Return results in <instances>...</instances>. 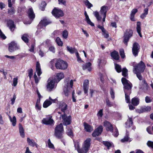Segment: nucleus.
<instances>
[{"label":"nucleus","instance_id":"obj_1","mask_svg":"<svg viewBox=\"0 0 153 153\" xmlns=\"http://www.w3.org/2000/svg\"><path fill=\"white\" fill-rule=\"evenodd\" d=\"M91 139L90 138H88L84 142L82 149H79L78 143L75 144L74 145L75 148L77 149V150L78 153H82L83 151L85 153H86L89 150L91 145Z\"/></svg>","mask_w":153,"mask_h":153},{"label":"nucleus","instance_id":"obj_2","mask_svg":"<svg viewBox=\"0 0 153 153\" xmlns=\"http://www.w3.org/2000/svg\"><path fill=\"white\" fill-rule=\"evenodd\" d=\"M121 81L124 86V92H128V94L131 93V89L132 86V84L125 78H122Z\"/></svg>","mask_w":153,"mask_h":153},{"label":"nucleus","instance_id":"obj_3","mask_svg":"<svg viewBox=\"0 0 153 153\" xmlns=\"http://www.w3.org/2000/svg\"><path fill=\"white\" fill-rule=\"evenodd\" d=\"M55 66L57 69L64 70L67 68L68 64L63 60L59 59L57 60Z\"/></svg>","mask_w":153,"mask_h":153},{"label":"nucleus","instance_id":"obj_4","mask_svg":"<svg viewBox=\"0 0 153 153\" xmlns=\"http://www.w3.org/2000/svg\"><path fill=\"white\" fill-rule=\"evenodd\" d=\"M133 71L135 72H143L145 70V65L142 61H140L138 64L133 65Z\"/></svg>","mask_w":153,"mask_h":153},{"label":"nucleus","instance_id":"obj_5","mask_svg":"<svg viewBox=\"0 0 153 153\" xmlns=\"http://www.w3.org/2000/svg\"><path fill=\"white\" fill-rule=\"evenodd\" d=\"M133 32L132 30L127 29L124 33L123 36V42L126 45L130 38L132 36Z\"/></svg>","mask_w":153,"mask_h":153},{"label":"nucleus","instance_id":"obj_6","mask_svg":"<svg viewBox=\"0 0 153 153\" xmlns=\"http://www.w3.org/2000/svg\"><path fill=\"white\" fill-rule=\"evenodd\" d=\"M62 120V122L64 125L67 126L70 124L71 122V117L70 115L67 116L65 113L61 114L60 118Z\"/></svg>","mask_w":153,"mask_h":153},{"label":"nucleus","instance_id":"obj_7","mask_svg":"<svg viewBox=\"0 0 153 153\" xmlns=\"http://www.w3.org/2000/svg\"><path fill=\"white\" fill-rule=\"evenodd\" d=\"M19 49V46L14 41H13L8 44V50L10 52Z\"/></svg>","mask_w":153,"mask_h":153},{"label":"nucleus","instance_id":"obj_8","mask_svg":"<svg viewBox=\"0 0 153 153\" xmlns=\"http://www.w3.org/2000/svg\"><path fill=\"white\" fill-rule=\"evenodd\" d=\"M52 15L56 18L63 16L64 15L63 11L61 9L55 8L52 12Z\"/></svg>","mask_w":153,"mask_h":153},{"label":"nucleus","instance_id":"obj_9","mask_svg":"<svg viewBox=\"0 0 153 153\" xmlns=\"http://www.w3.org/2000/svg\"><path fill=\"white\" fill-rule=\"evenodd\" d=\"M140 49V46L139 44L136 42H134L132 45V52L134 56L138 55Z\"/></svg>","mask_w":153,"mask_h":153},{"label":"nucleus","instance_id":"obj_10","mask_svg":"<svg viewBox=\"0 0 153 153\" xmlns=\"http://www.w3.org/2000/svg\"><path fill=\"white\" fill-rule=\"evenodd\" d=\"M51 23V22L49 20L45 18L43 20H42L38 24L37 26L38 29H41L44 27H45Z\"/></svg>","mask_w":153,"mask_h":153},{"label":"nucleus","instance_id":"obj_11","mask_svg":"<svg viewBox=\"0 0 153 153\" xmlns=\"http://www.w3.org/2000/svg\"><path fill=\"white\" fill-rule=\"evenodd\" d=\"M52 117V116H49L44 118L42 120V123L46 125H51L54 123V121Z\"/></svg>","mask_w":153,"mask_h":153},{"label":"nucleus","instance_id":"obj_12","mask_svg":"<svg viewBox=\"0 0 153 153\" xmlns=\"http://www.w3.org/2000/svg\"><path fill=\"white\" fill-rule=\"evenodd\" d=\"M55 80L49 79L48 80V84L47 86V90L51 91L53 88L54 86Z\"/></svg>","mask_w":153,"mask_h":153},{"label":"nucleus","instance_id":"obj_13","mask_svg":"<svg viewBox=\"0 0 153 153\" xmlns=\"http://www.w3.org/2000/svg\"><path fill=\"white\" fill-rule=\"evenodd\" d=\"M103 128L102 126H100L97 128L96 129L95 131L92 133V136L94 137H96L100 135L102 131Z\"/></svg>","mask_w":153,"mask_h":153},{"label":"nucleus","instance_id":"obj_14","mask_svg":"<svg viewBox=\"0 0 153 153\" xmlns=\"http://www.w3.org/2000/svg\"><path fill=\"white\" fill-rule=\"evenodd\" d=\"M104 126L106 128L107 131H110L113 133V128L111 123L108 121H105L104 122Z\"/></svg>","mask_w":153,"mask_h":153},{"label":"nucleus","instance_id":"obj_15","mask_svg":"<svg viewBox=\"0 0 153 153\" xmlns=\"http://www.w3.org/2000/svg\"><path fill=\"white\" fill-rule=\"evenodd\" d=\"M89 81L88 79H86L84 80L83 84V88L84 93L85 94H87L88 95V93L89 88Z\"/></svg>","mask_w":153,"mask_h":153},{"label":"nucleus","instance_id":"obj_16","mask_svg":"<svg viewBox=\"0 0 153 153\" xmlns=\"http://www.w3.org/2000/svg\"><path fill=\"white\" fill-rule=\"evenodd\" d=\"M67 105L64 102H61L59 104V108L61 109V111L65 113V111L67 109Z\"/></svg>","mask_w":153,"mask_h":153},{"label":"nucleus","instance_id":"obj_17","mask_svg":"<svg viewBox=\"0 0 153 153\" xmlns=\"http://www.w3.org/2000/svg\"><path fill=\"white\" fill-rule=\"evenodd\" d=\"M27 142L29 145L32 147L36 146L37 148L38 146V145L35 142L33 139H30L29 138H27Z\"/></svg>","mask_w":153,"mask_h":153},{"label":"nucleus","instance_id":"obj_18","mask_svg":"<svg viewBox=\"0 0 153 153\" xmlns=\"http://www.w3.org/2000/svg\"><path fill=\"white\" fill-rule=\"evenodd\" d=\"M7 26L9 27L10 29L12 32L14 31L15 28V26L14 24L13 21L11 20H9L7 22Z\"/></svg>","mask_w":153,"mask_h":153},{"label":"nucleus","instance_id":"obj_19","mask_svg":"<svg viewBox=\"0 0 153 153\" xmlns=\"http://www.w3.org/2000/svg\"><path fill=\"white\" fill-rule=\"evenodd\" d=\"M27 13L28 17L30 19L33 20L34 19L35 16L32 8H30L28 9Z\"/></svg>","mask_w":153,"mask_h":153},{"label":"nucleus","instance_id":"obj_20","mask_svg":"<svg viewBox=\"0 0 153 153\" xmlns=\"http://www.w3.org/2000/svg\"><path fill=\"white\" fill-rule=\"evenodd\" d=\"M110 55L113 59L115 60H118L119 59L120 56L119 53L115 50L111 53Z\"/></svg>","mask_w":153,"mask_h":153},{"label":"nucleus","instance_id":"obj_21","mask_svg":"<svg viewBox=\"0 0 153 153\" xmlns=\"http://www.w3.org/2000/svg\"><path fill=\"white\" fill-rule=\"evenodd\" d=\"M64 131H54V135L57 138L62 139L63 137V134Z\"/></svg>","mask_w":153,"mask_h":153},{"label":"nucleus","instance_id":"obj_22","mask_svg":"<svg viewBox=\"0 0 153 153\" xmlns=\"http://www.w3.org/2000/svg\"><path fill=\"white\" fill-rule=\"evenodd\" d=\"M84 126L85 130L88 132H91L93 130V127L86 123H84Z\"/></svg>","mask_w":153,"mask_h":153},{"label":"nucleus","instance_id":"obj_23","mask_svg":"<svg viewBox=\"0 0 153 153\" xmlns=\"http://www.w3.org/2000/svg\"><path fill=\"white\" fill-rule=\"evenodd\" d=\"M131 102L133 106H137L139 104L140 99L137 97H134L131 100Z\"/></svg>","mask_w":153,"mask_h":153},{"label":"nucleus","instance_id":"obj_24","mask_svg":"<svg viewBox=\"0 0 153 153\" xmlns=\"http://www.w3.org/2000/svg\"><path fill=\"white\" fill-rule=\"evenodd\" d=\"M36 70L38 75L40 76L42 74V72L41 69L40 64L38 62H36Z\"/></svg>","mask_w":153,"mask_h":153},{"label":"nucleus","instance_id":"obj_25","mask_svg":"<svg viewBox=\"0 0 153 153\" xmlns=\"http://www.w3.org/2000/svg\"><path fill=\"white\" fill-rule=\"evenodd\" d=\"M108 10V7L104 6L101 7L100 12L103 15H106V12Z\"/></svg>","mask_w":153,"mask_h":153},{"label":"nucleus","instance_id":"obj_26","mask_svg":"<svg viewBox=\"0 0 153 153\" xmlns=\"http://www.w3.org/2000/svg\"><path fill=\"white\" fill-rule=\"evenodd\" d=\"M19 130L21 136L24 138L25 136L24 129L22 124L20 123L19 124Z\"/></svg>","mask_w":153,"mask_h":153},{"label":"nucleus","instance_id":"obj_27","mask_svg":"<svg viewBox=\"0 0 153 153\" xmlns=\"http://www.w3.org/2000/svg\"><path fill=\"white\" fill-rule=\"evenodd\" d=\"M91 64L90 62L87 63L82 65V69L84 70L87 69L89 71H90L91 70Z\"/></svg>","mask_w":153,"mask_h":153},{"label":"nucleus","instance_id":"obj_28","mask_svg":"<svg viewBox=\"0 0 153 153\" xmlns=\"http://www.w3.org/2000/svg\"><path fill=\"white\" fill-rule=\"evenodd\" d=\"M54 131H64L63 126L62 123L57 125L55 128Z\"/></svg>","mask_w":153,"mask_h":153},{"label":"nucleus","instance_id":"obj_29","mask_svg":"<svg viewBox=\"0 0 153 153\" xmlns=\"http://www.w3.org/2000/svg\"><path fill=\"white\" fill-rule=\"evenodd\" d=\"M141 23L140 22H138L137 24V31L140 36V37H142V35L141 33Z\"/></svg>","mask_w":153,"mask_h":153},{"label":"nucleus","instance_id":"obj_30","mask_svg":"<svg viewBox=\"0 0 153 153\" xmlns=\"http://www.w3.org/2000/svg\"><path fill=\"white\" fill-rule=\"evenodd\" d=\"M133 123L132 118L129 117L126 123V127L127 128L130 127L132 126Z\"/></svg>","mask_w":153,"mask_h":153},{"label":"nucleus","instance_id":"obj_31","mask_svg":"<svg viewBox=\"0 0 153 153\" xmlns=\"http://www.w3.org/2000/svg\"><path fill=\"white\" fill-rule=\"evenodd\" d=\"M52 103L51 101L48 100H46L43 103V107L44 108H47L51 105Z\"/></svg>","mask_w":153,"mask_h":153},{"label":"nucleus","instance_id":"obj_32","mask_svg":"<svg viewBox=\"0 0 153 153\" xmlns=\"http://www.w3.org/2000/svg\"><path fill=\"white\" fill-rule=\"evenodd\" d=\"M129 139V133L128 132L126 131V135L123 139L121 140V141L122 143H124L128 141Z\"/></svg>","mask_w":153,"mask_h":153},{"label":"nucleus","instance_id":"obj_33","mask_svg":"<svg viewBox=\"0 0 153 153\" xmlns=\"http://www.w3.org/2000/svg\"><path fill=\"white\" fill-rule=\"evenodd\" d=\"M28 37V34L25 33L21 37L22 39L25 43H27L28 42V39L27 37Z\"/></svg>","mask_w":153,"mask_h":153},{"label":"nucleus","instance_id":"obj_34","mask_svg":"<svg viewBox=\"0 0 153 153\" xmlns=\"http://www.w3.org/2000/svg\"><path fill=\"white\" fill-rule=\"evenodd\" d=\"M148 8H146L144 9V13L142 14L140 16V18L142 19H144L148 13Z\"/></svg>","mask_w":153,"mask_h":153},{"label":"nucleus","instance_id":"obj_35","mask_svg":"<svg viewBox=\"0 0 153 153\" xmlns=\"http://www.w3.org/2000/svg\"><path fill=\"white\" fill-rule=\"evenodd\" d=\"M85 21H86L88 25H90L91 26H94V24L92 22L89 18V16L88 15L85 16Z\"/></svg>","mask_w":153,"mask_h":153},{"label":"nucleus","instance_id":"obj_36","mask_svg":"<svg viewBox=\"0 0 153 153\" xmlns=\"http://www.w3.org/2000/svg\"><path fill=\"white\" fill-rule=\"evenodd\" d=\"M131 93H128V92H125V100L127 103H130V100L129 97V95Z\"/></svg>","mask_w":153,"mask_h":153},{"label":"nucleus","instance_id":"obj_37","mask_svg":"<svg viewBox=\"0 0 153 153\" xmlns=\"http://www.w3.org/2000/svg\"><path fill=\"white\" fill-rule=\"evenodd\" d=\"M114 65L115 69L118 73H120L122 71V70L120 65L117 64H115Z\"/></svg>","mask_w":153,"mask_h":153},{"label":"nucleus","instance_id":"obj_38","mask_svg":"<svg viewBox=\"0 0 153 153\" xmlns=\"http://www.w3.org/2000/svg\"><path fill=\"white\" fill-rule=\"evenodd\" d=\"M56 76L57 77L58 82L61 79L64 77V74L62 73H59L57 74Z\"/></svg>","mask_w":153,"mask_h":153},{"label":"nucleus","instance_id":"obj_39","mask_svg":"<svg viewBox=\"0 0 153 153\" xmlns=\"http://www.w3.org/2000/svg\"><path fill=\"white\" fill-rule=\"evenodd\" d=\"M67 50L71 53H73L74 52H77V51L74 48H73L72 47H69L67 46Z\"/></svg>","mask_w":153,"mask_h":153},{"label":"nucleus","instance_id":"obj_40","mask_svg":"<svg viewBox=\"0 0 153 153\" xmlns=\"http://www.w3.org/2000/svg\"><path fill=\"white\" fill-rule=\"evenodd\" d=\"M151 108L150 106L145 107L141 108L140 111L141 112L150 111Z\"/></svg>","mask_w":153,"mask_h":153},{"label":"nucleus","instance_id":"obj_41","mask_svg":"<svg viewBox=\"0 0 153 153\" xmlns=\"http://www.w3.org/2000/svg\"><path fill=\"white\" fill-rule=\"evenodd\" d=\"M122 75L124 77H126L128 75V70L125 68L123 69L122 70Z\"/></svg>","mask_w":153,"mask_h":153},{"label":"nucleus","instance_id":"obj_42","mask_svg":"<svg viewBox=\"0 0 153 153\" xmlns=\"http://www.w3.org/2000/svg\"><path fill=\"white\" fill-rule=\"evenodd\" d=\"M103 143L104 145L107 147L108 149L112 145V143L108 141H103Z\"/></svg>","mask_w":153,"mask_h":153},{"label":"nucleus","instance_id":"obj_43","mask_svg":"<svg viewBox=\"0 0 153 153\" xmlns=\"http://www.w3.org/2000/svg\"><path fill=\"white\" fill-rule=\"evenodd\" d=\"M56 42L58 45L59 46H62L63 45V42L61 41L60 39L57 37L56 40Z\"/></svg>","mask_w":153,"mask_h":153},{"label":"nucleus","instance_id":"obj_44","mask_svg":"<svg viewBox=\"0 0 153 153\" xmlns=\"http://www.w3.org/2000/svg\"><path fill=\"white\" fill-rule=\"evenodd\" d=\"M134 73L136 74V76L137 78L140 80H142L143 77L141 74V73L142 72H135L134 71H133Z\"/></svg>","mask_w":153,"mask_h":153},{"label":"nucleus","instance_id":"obj_45","mask_svg":"<svg viewBox=\"0 0 153 153\" xmlns=\"http://www.w3.org/2000/svg\"><path fill=\"white\" fill-rule=\"evenodd\" d=\"M113 135L115 137H117L119 135L118 130L117 127L113 129Z\"/></svg>","mask_w":153,"mask_h":153},{"label":"nucleus","instance_id":"obj_46","mask_svg":"<svg viewBox=\"0 0 153 153\" xmlns=\"http://www.w3.org/2000/svg\"><path fill=\"white\" fill-rule=\"evenodd\" d=\"M46 3L45 1L42 2L39 8L42 11H44L45 10V7L46 6Z\"/></svg>","mask_w":153,"mask_h":153},{"label":"nucleus","instance_id":"obj_47","mask_svg":"<svg viewBox=\"0 0 153 153\" xmlns=\"http://www.w3.org/2000/svg\"><path fill=\"white\" fill-rule=\"evenodd\" d=\"M67 134L69 136H71L73 135V132L71 128L67 127Z\"/></svg>","mask_w":153,"mask_h":153},{"label":"nucleus","instance_id":"obj_48","mask_svg":"<svg viewBox=\"0 0 153 153\" xmlns=\"http://www.w3.org/2000/svg\"><path fill=\"white\" fill-rule=\"evenodd\" d=\"M85 4L88 8H90L91 7H93V5L88 0H86L85 2Z\"/></svg>","mask_w":153,"mask_h":153},{"label":"nucleus","instance_id":"obj_49","mask_svg":"<svg viewBox=\"0 0 153 153\" xmlns=\"http://www.w3.org/2000/svg\"><path fill=\"white\" fill-rule=\"evenodd\" d=\"M68 31L65 30L62 32V36L65 39H66L68 37Z\"/></svg>","mask_w":153,"mask_h":153},{"label":"nucleus","instance_id":"obj_50","mask_svg":"<svg viewBox=\"0 0 153 153\" xmlns=\"http://www.w3.org/2000/svg\"><path fill=\"white\" fill-rule=\"evenodd\" d=\"M48 146L50 148L54 149L55 148L53 144L51 142L50 139H49L48 141Z\"/></svg>","mask_w":153,"mask_h":153},{"label":"nucleus","instance_id":"obj_51","mask_svg":"<svg viewBox=\"0 0 153 153\" xmlns=\"http://www.w3.org/2000/svg\"><path fill=\"white\" fill-rule=\"evenodd\" d=\"M15 10L13 8H12L10 10H8V14L10 15H11L15 13Z\"/></svg>","mask_w":153,"mask_h":153},{"label":"nucleus","instance_id":"obj_52","mask_svg":"<svg viewBox=\"0 0 153 153\" xmlns=\"http://www.w3.org/2000/svg\"><path fill=\"white\" fill-rule=\"evenodd\" d=\"M120 54L122 58H124L125 57L124 51L123 49H120Z\"/></svg>","mask_w":153,"mask_h":153},{"label":"nucleus","instance_id":"obj_53","mask_svg":"<svg viewBox=\"0 0 153 153\" xmlns=\"http://www.w3.org/2000/svg\"><path fill=\"white\" fill-rule=\"evenodd\" d=\"M106 105L108 107H111L113 106V104L110 102L108 99H107L106 100Z\"/></svg>","mask_w":153,"mask_h":153},{"label":"nucleus","instance_id":"obj_54","mask_svg":"<svg viewBox=\"0 0 153 153\" xmlns=\"http://www.w3.org/2000/svg\"><path fill=\"white\" fill-rule=\"evenodd\" d=\"M12 123V125L13 126H15L16 124V118L15 116H13V119H12L11 121H10Z\"/></svg>","mask_w":153,"mask_h":153},{"label":"nucleus","instance_id":"obj_55","mask_svg":"<svg viewBox=\"0 0 153 153\" xmlns=\"http://www.w3.org/2000/svg\"><path fill=\"white\" fill-rule=\"evenodd\" d=\"M111 98L113 99H114L115 97L114 96V93L113 89L111 88H110V92Z\"/></svg>","mask_w":153,"mask_h":153},{"label":"nucleus","instance_id":"obj_56","mask_svg":"<svg viewBox=\"0 0 153 153\" xmlns=\"http://www.w3.org/2000/svg\"><path fill=\"white\" fill-rule=\"evenodd\" d=\"M38 102L39 100H38L36 104L35 107L36 109L38 110H40L41 109V107L39 104L38 103Z\"/></svg>","mask_w":153,"mask_h":153},{"label":"nucleus","instance_id":"obj_57","mask_svg":"<svg viewBox=\"0 0 153 153\" xmlns=\"http://www.w3.org/2000/svg\"><path fill=\"white\" fill-rule=\"evenodd\" d=\"M28 76L30 78V79L32 76L33 74V70L32 69H30L28 70Z\"/></svg>","mask_w":153,"mask_h":153},{"label":"nucleus","instance_id":"obj_58","mask_svg":"<svg viewBox=\"0 0 153 153\" xmlns=\"http://www.w3.org/2000/svg\"><path fill=\"white\" fill-rule=\"evenodd\" d=\"M102 109H100L98 111L97 114V115L98 117H102L103 116Z\"/></svg>","mask_w":153,"mask_h":153},{"label":"nucleus","instance_id":"obj_59","mask_svg":"<svg viewBox=\"0 0 153 153\" xmlns=\"http://www.w3.org/2000/svg\"><path fill=\"white\" fill-rule=\"evenodd\" d=\"M0 37L1 38L3 39H6V37L5 36L4 34L3 33L1 29H0Z\"/></svg>","mask_w":153,"mask_h":153},{"label":"nucleus","instance_id":"obj_60","mask_svg":"<svg viewBox=\"0 0 153 153\" xmlns=\"http://www.w3.org/2000/svg\"><path fill=\"white\" fill-rule=\"evenodd\" d=\"M76 56L77 59V61L78 62H82V60L81 58L79 56V54L77 51L76 53Z\"/></svg>","mask_w":153,"mask_h":153},{"label":"nucleus","instance_id":"obj_61","mask_svg":"<svg viewBox=\"0 0 153 153\" xmlns=\"http://www.w3.org/2000/svg\"><path fill=\"white\" fill-rule=\"evenodd\" d=\"M147 144L148 146L151 147L153 149V142L149 141H148Z\"/></svg>","mask_w":153,"mask_h":153},{"label":"nucleus","instance_id":"obj_62","mask_svg":"<svg viewBox=\"0 0 153 153\" xmlns=\"http://www.w3.org/2000/svg\"><path fill=\"white\" fill-rule=\"evenodd\" d=\"M18 82V78H15L13 79V85L15 87L17 84Z\"/></svg>","mask_w":153,"mask_h":153},{"label":"nucleus","instance_id":"obj_63","mask_svg":"<svg viewBox=\"0 0 153 153\" xmlns=\"http://www.w3.org/2000/svg\"><path fill=\"white\" fill-rule=\"evenodd\" d=\"M16 98V95L15 94H14L13 95V98L11 100L12 105H13L14 104Z\"/></svg>","mask_w":153,"mask_h":153},{"label":"nucleus","instance_id":"obj_64","mask_svg":"<svg viewBox=\"0 0 153 153\" xmlns=\"http://www.w3.org/2000/svg\"><path fill=\"white\" fill-rule=\"evenodd\" d=\"M145 100L146 103H149L151 102V100L148 96H146L145 97Z\"/></svg>","mask_w":153,"mask_h":153}]
</instances>
